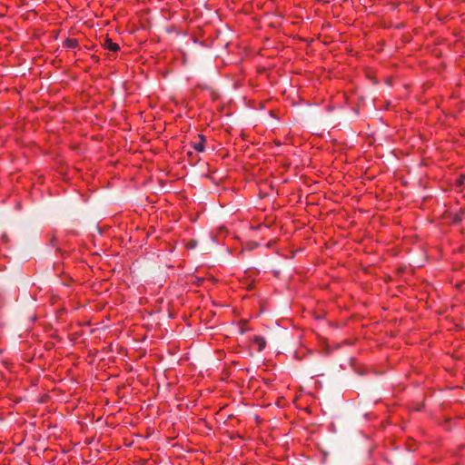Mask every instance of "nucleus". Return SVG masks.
<instances>
[{
  "label": "nucleus",
  "mask_w": 465,
  "mask_h": 465,
  "mask_svg": "<svg viewBox=\"0 0 465 465\" xmlns=\"http://www.w3.org/2000/svg\"><path fill=\"white\" fill-rule=\"evenodd\" d=\"M199 141L193 143V147L198 153H203L205 150V136L203 134L198 135Z\"/></svg>",
  "instance_id": "obj_1"
},
{
  "label": "nucleus",
  "mask_w": 465,
  "mask_h": 465,
  "mask_svg": "<svg viewBox=\"0 0 465 465\" xmlns=\"http://www.w3.org/2000/svg\"><path fill=\"white\" fill-rule=\"evenodd\" d=\"M253 343L257 346L258 351H262L266 346V341L262 336H254L252 339Z\"/></svg>",
  "instance_id": "obj_2"
},
{
  "label": "nucleus",
  "mask_w": 465,
  "mask_h": 465,
  "mask_svg": "<svg viewBox=\"0 0 465 465\" xmlns=\"http://www.w3.org/2000/svg\"><path fill=\"white\" fill-rule=\"evenodd\" d=\"M104 47L107 50H110L112 52H117L120 50L119 45L113 42L112 39H110V38H106V40L104 42Z\"/></svg>",
  "instance_id": "obj_3"
},
{
  "label": "nucleus",
  "mask_w": 465,
  "mask_h": 465,
  "mask_svg": "<svg viewBox=\"0 0 465 465\" xmlns=\"http://www.w3.org/2000/svg\"><path fill=\"white\" fill-rule=\"evenodd\" d=\"M64 46L69 49H74L78 46V41L75 38H66Z\"/></svg>",
  "instance_id": "obj_4"
},
{
  "label": "nucleus",
  "mask_w": 465,
  "mask_h": 465,
  "mask_svg": "<svg viewBox=\"0 0 465 465\" xmlns=\"http://www.w3.org/2000/svg\"><path fill=\"white\" fill-rule=\"evenodd\" d=\"M464 180H465V176L464 175H460V183H463Z\"/></svg>",
  "instance_id": "obj_5"
}]
</instances>
